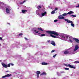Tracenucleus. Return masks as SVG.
<instances>
[{
	"instance_id": "nucleus-1",
	"label": "nucleus",
	"mask_w": 79,
	"mask_h": 79,
	"mask_svg": "<svg viewBox=\"0 0 79 79\" xmlns=\"http://www.w3.org/2000/svg\"><path fill=\"white\" fill-rule=\"evenodd\" d=\"M46 32L49 34H54L56 36H59V34L56 31H46Z\"/></svg>"
},
{
	"instance_id": "nucleus-2",
	"label": "nucleus",
	"mask_w": 79,
	"mask_h": 79,
	"mask_svg": "<svg viewBox=\"0 0 79 79\" xmlns=\"http://www.w3.org/2000/svg\"><path fill=\"white\" fill-rule=\"evenodd\" d=\"M64 21H67L68 23H71V25L72 27H74V24L73 23V21H71V20H69L68 19H64Z\"/></svg>"
},
{
	"instance_id": "nucleus-3",
	"label": "nucleus",
	"mask_w": 79,
	"mask_h": 79,
	"mask_svg": "<svg viewBox=\"0 0 79 79\" xmlns=\"http://www.w3.org/2000/svg\"><path fill=\"white\" fill-rule=\"evenodd\" d=\"M64 65L65 66H66L67 67H68L69 66V68H73V69H76V67L74 66V65H70V64H64Z\"/></svg>"
},
{
	"instance_id": "nucleus-4",
	"label": "nucleus",
	"mask_w": 79,
	"mask_h": 79,
	"mask_svg": "<svg viewBox=\"0 0 79 79\" xmlns=\"http://www.w3.org/2000/svg\"><path fill=\"white\" fill-rule=\"evenodd\" d=\"M74 13V12L72 11H70L68 13H64V14H62V16H66V15H70V14H73Z\"/></svg>"
},
{
	"instance_id": "nucleus-5",
	"label": "nucleus",
	"mask_w": 79,
	"mask_h": 79,
	"mask_svg": "<svg viewBox=\"0 0 79 79\" xmlns=\"http://www.w3.org/2000/svg\"><path fill=\"white\" fill-rule=\"evenodd\" d=\"M10 76H11V74H8L7 75L3 76L2 77V78H5V77H10Z\"/></svg>"
},
{
	"instance_id": "nucleus-6",
	"label": "nucleus",
	"mask_w": 79,
	"mask_h": 79,
	"mask_svg": "<svg viewBox=\"0 0 79 79\" xmlns=\"http://www.w3.org/2000/svg\"><path fill=\"white\" fill-rule=\"evenodd\" d=\"M79 49V46L76 44L75 46V49H74V51H76L77 50Z\"/></svg>"
},
{
	"instance_id": "nucleus-7",
	"label": "nucleus",
	"mask_w": 79,
	"mask_h": 79,
	"mask_svg": "<svg viewBox=\"0 0 79 79\" xmlns=\"http://www.w3.org/2000/svg\"><path fill=\"white\" fill-rule=\"evenodd\" d=\"M2 65L5 68H6L8 67V65L3 63H2Z\"/></svg>"
},
{
	"instance_id": "nucleus-8",
	"label": "nucleus",
	"mask_w": 79,
	"mask_h": 79,
	"mask_svg": "<svg viewBox=\"0 0 79 79\" xmlns=\"http://www.w3.org/2000/svg\"><path fill=\"white\" fill-rule=\"evenodd\" d=\"M73 40H75V42H77V43L78 44H79V39H77V38H73Z\"/></svg>"
},
{
	"instance_id": "nucleus-9",
	"label": "nucleus",
	"mask_w": 79,
	"mask_h": 79,
	"mask_svg": "<svg viewBox=\"0 0 79 79\" xmlns=\"http://www.w3.org/2000/svg\"><path fill=\"white\" fill-rule=\"evenodd\" d=\"M51 44H52L54 46H55L56 45V44H55V43L53 41H52L51 42Z\"/></svg>"
},
{
	"instance_id": "nucleus-10",
	"label": "nucleus",
	"mask_w": 79,
	"mask_h": 79,
	"mask_svg": "<svg viewBox=\"0 0 79 79\" xmlns=\"http://www.w3.org/2000/svg\"><path fill=\"white\" fill-rule=\"evenodd\" d=\"M58 18L60 19H64V17H62L61 16H58Z\"/></svg>"
},
{
	"instance_id": "nucleus-11",
	"label": "nucleus",
	"mask_w": 79,
	"mask_h": 79,
	"mask_svg": "<svg viewBox=\"0 0 79 79\" xmlns=\"http://www.w3.org/2000/svg\"><path fill=\"white\" fill-rule=\"evenodd\" d=\"M73 39H74V38H73V37L71 36L69 38V41H70V42H73V41L72 40H73Z\"/></svg>"
},
{
	"instance_id": "nucleus-12",
	"label": "nucleus",
	"mask_w": 79,
	"mask_h": 79,
	"mask_svg": "<svg viewBox=\"0 0 79 79\" xmlns=\"http://www.w3.org/2000/svg\"><path fill=\"white\" fill-rule=\"evenodd\" d=\"M22 13H26V12L27 11V10H22Z\"/></svg>"
},
{
	"instance_id": "nucleus-13",
	"label": "nucleus",
	"mask_w": 79,
	"mask_h": 79,
	"mask_svg": "<svg viewBox=\"0 0 79 79\" xmlns=\"http://www.w3.org/2000/svg\"><path fill=\"white\" fill-rule=\"evenodd\" d=\"M50 36L51 37H52L53 38H59V37H56V36H54L52 34H50Z\"/></svg>"
},
{
	"instance_id": "nucleus-14",
	"label": "nucleus",
	"mask_w": 79,
	"mask_h": 79,
	"mask_svg": "<svg viewBox=\"0 0 79 79\" xmlns=\"http://www.w3.org/2000/svg\"><path fill=\"white\" fill-rule=\"evenodd\" d=\"M61 40H65V37L64 35H61Z\"/></svg>"
},
{
	"instance_id": "nucleus-15",
	"label": "nucleus",
	"mask_w": 79,
	"mask_h": 79,
	"mask_svg": "<svg viewBox=\"0 0 79 79\" xmlns=\"http://www.w3.org/2000/svg\"><path fill=\"white\" fill-rule=\"evenodd\" d=\"M6 12L7 13H10V10H9L8 9V8H6Z\"/></svg>"
},
{
	"instance_id": "nucleus-16",
	"label": "nucleus",
	"mask_w": 79,
	"mask_h": 79,
	"mask_svg": "<svg viewBox=\"0 0 79 79\" xmlns=\"http://www.w3.org/2000/svg\"><path fill=\"white\" fill-rule=\"evenodd\" d=\"M64 53L65 55H67V54H69V52L68 51H66L64 52Z\"/></svg>"
},
{
	"instance_id": "nucleus-17",
	"label": "nucleus",
	"mask_w": 79,
	"mask_h": 79,
	"mask_svg": "<svg viewBox=\"0 0 79 79\" xmlns=\"http://www.w3.org/2000/svg\"><path fill=\"white\" fill-rule=\"evenodd\" d=\"M42 65H47L48 63H45V62H43L42 63Z\"/></svg>"
},
{
	"instance_id": "nucleus-18",
	"label": "nucleus",
	"mask_w": 79,
	"mask_h": 79,
	"mask_svg": "<svg viewBox=\"0 0 79 79\" xmlns=\"http://www.w3.org/2000/svg\"><path fill=\"white\" fill-rule=\"evenodd\" d=\"M45 15H47V12H45L44 13L42 14V16H44Z\"/></svg>"
},
{
	"instance_id": "nucleus-19",
	"label": "nucleus",
	"mask_w": 79,
	"mask_h": 79,
	"mask_svg": "<svg viewBox=\"0 0 79 79\" xmlns=\"http://www.w3.org/2000/svg\"><path fill=\"white\" fill-rule=\"evenodd\" d=\"M27 1V0H25L24 1H23V2H20V5H22V4H23V3H24V2H26Z\"/></svg>"
},
{
	"instance_id": "nucleus-20",
	"label": "nucleus",
	"mask_w": 79,
	"mask_h": 79,
	"mask_svg": "<svg viewBox=\"0 0 79 79\" xmlns=\"http://www.w3.org/2000/svg\"><path fill=\"white\" fill-rule=\"evenodd\" d=\"M37 75H39V74H40V72L39 71H37L36 72Z\"/></svg>"
},
{
	"instance_id": "nucleus-21",
	"label": "nucleus",
	"mask_w": 79,
	"mask_h": 79,
	"mask_svg": "<svg viewBox=\"0 0 79 79\" xmlns=\"http://www.w3.org/2000/svg\"><path fill=\"white\" fill-rule=\"evenodd\" d=\"M55 13V11L54 10L52 11L51 13V15H53Z\"/></svg>"
},
{
	"instance_id": "nucleus-22",
	"label": "nucleus",
	"mask_w": 79,
	"mask_h": 79,
	"mask_svg": "<svg viewBox=\"0 0 79 79\" xmlns=\"http://www.w3.org/2000/svg\"><path fill=\"white\" fill-rule=\"evenodd\" d=\"M38 30H40V31H43V30H42V28H38Z\"/></svg>"
},
{
	"instance_id": "nucleus-23",
	"label": "nucleus",
	"mask_w": 79,
	"mask_h": 79,
	"mask_svg": "<svg viewBox=\"0 0 79 79\" xmlns=\"http://www.w3.org/2000/svg\"><path fill=\"white\" fill-rule=\"evenodd\" d=\"M45 74H46V73H45V72H43L42 73H41L40 74V76H42L43 75H44Z\"/></svg>"
},
{
	"instance_id": "nucleus-24",
	"label": "nucleus",
	"mask_w": 79,
	"mask_h": 79,
	"mask_svg": "<svg viewBox=\"0 0 79 79\" xmlns=\"http://www.w3.org/2000/svg\"><path fill=\"white\" fill-rule=\"evenodd\" d=\"M71 16H73V18H75L76 17V15H70Z\"/></svg>"
},
{
	"instance_id": "nucleus-25",
	"label": "nucleus",
	"mask_w": 79,
	"mask_h": 79,
	"mask_svg": "<svg viewBox=\"0 0 79 79\" xmlns=\"http://www.w3.org/2000/svg\"><path fill=\"white\" fill-rule=\"evenodd\" d=\"M42 37H44V36H45V34H43L41 35Z\"/></svg>"
},
{
	"instance_id": "nucleus-26",
	"label": "nucleus",
	"mask_w": 79,
	"mask_h": 79,
	"mask_svg": "<svg viewBox=\"0 0 79 79\" xmlns=\"http://www.w3.org/2000/svg\"><path fill=\"white\" fill-rule=\"evenodd\" d=\"M65 70H69V69L67 68H65Z\"/></svg>"
},
{
	"instance_id": "nucleus-27",
	"label": "nucleus",
	"mask_w": 79,
	"mask_h": 79,
	"mask_svg": "<svg viewBox=\"0 0 79 79\" xmlns=\"http://www.w3.org/2000/svg\"><path fill=\"white\" fill-rule=\"evenodd\" d=\"M58 10V8H55V10H54L55 11H56V10Z\"/></svg>"
},
{
	"instance_id": "nucleus-28",
	"label": "nucleus",
	"mask_w": 79,
	"mask_h": 79,
	"mask_svg": "<svg viewBox=\"0 0 79 79\" xmlns=\"http://www.w3.org/2000/svg\"><path fill=\"white\" fill-rule=\"evenodd\" d=\"M7 67H10V64H8Z\"/></svg>"
},
{
	"instance_id": "nucleus-29",
	"label": "nucleus",
	"mask_w": 79,
	"mask_h": 79,
	"mask_svg": "<svg viewBox=\"0 0 79 79\" xmlns=\"http://www.w3.org/2000/svg\"><path fill=\"white\" fill-rule=\"evenodd\" d=\"M57 21H58V20H56V19L54 21V23H56V22H57Z\"/></svg>"
},
{
	"instance_id": "nucleus-30",
	"label": "nucleus",
	"mask_w": 79,
	"mask_h": 79,
	"mask_svg": "<svg viewBox=\"0 0 79 79\" xmlns=\"http://www.w3.org/2000/svg\"><path fill=\"white\" fill-rule=\"evenodd\" d=\"M56 54H55L53 56V58H55L56 57Z\"/></svg>"
},
{
	"instance_id": "nucleus-31",
	"label": "nucleus",
	"mask_w": 79,
	"mask_h": 79,
	"mask_svg": "<svg viewBox=\"0 0 79 79\" xmlns=\"http://www.w3.org/2000/svg\"><path fill=\"white\" fill-rule=\"evenodd\" d=\"M55 50H52L51 51V53H53V52H55Z\"/></svg>"
},
{
	"instance_id": "nucleus-32",
	"label": "nucleus",
	"mask_w": 79,
	"mask_h": 79,
	"mask_svg": "<svg viewBox=\"0 0 79 79\" xmlns=\"http://www.w3.org/2000/svg\"><path fill=\"white\" fill-rule=\"evenodd\" d=\"M23 33H21L19 34V35L20 36L21 35H23Z\"/></svg>"
},
{
	"instance_id": "nucleus-33",
	"label": "nucleus",
	"mask_w": 79,
	"mask_h": 79,
	"mask_svg": "<svg viewBox=\"0 0 79 79\" xmlns=\"http://www.w3.org/2000/svg\"><path fill=\"white\" fill-rule=\"evenodd\" d=\"M10 64V65H11V66H14V64Z\"/></svg>"
},
{
	"instance_id": "nucleus-34",
	"label": "nucleus",
	"mask_w": 79,
	"mask_h": 79,
	"mask_svg": "<svg viewBox=\"0 0 79 79\" xmlns=\"http://www.w3.org/2000/svg\"><path fill=\"white\" fill-rule=\"evenodd\" d=\"M76 8H78L79 7V4L78 5V6H76Z\"/></svg>"
},
{
	"instance_id": "nucleus-35",
	"label": "nucleus",
	"mask_w": 79,
	"mask_h": 79,
	"mask_svg": "<svg viewBox=\"0 0 79 79\" xmlns=\"http://www.w3.org/2000/svg\"><path fill=\"white\" fill-rule=\"evenodd\" d=\"M2 38L1 37H0V40H2Z\"/></svg>"
},
{
	"instance_id": "nucleus-36",
	"label": "nucleus",
	"mask_w": 79,
	"mask_h": 79,
	"mask_svg": "<svg viewBox=\"0 0 79 79\" xmlns=\"http://www.w3.org/2000/svg\"><path fill=\"white\" fill-rule=\"evenodd\" d=\"M25 39V40H28V39H27V38L25 37L24 38Z\"/></svg>"
},
{
	"instance_id": "nucleus-37",
	"label": "nucleus",
	"mask_w": 79,
	"mask_h": 79,
	"mask_svg": "<svg viewBox=\"0 0 79 79\" xmlns=\"http://www.w3.org/2000/svg\"><path fill=\"white\" fill-rule=\"evenodd\" d=\"M66 39H68V36H66Z\"/></svg>"
},
{
	"instance_id": "nucleus-38",
	"label": "nucleus",
	"mask_w": 79,
	"mask_h": 79,
	"mask_svg": "<svg viewBox=\"0 0 79 79\" xmlns=\"http://www.w3.org/2000/svg\"><path fill=\"white\" fill-rule=\"evenodd\" d=\"M39 7H40V8H42V7H41V6H39Z\"/></svg>"
},
{
	"instance_id": "nucleus-39",
	"label": "nucleus",
	"mask_w": 79,
	"mask_h": 79,
	"mask_svg": "<svg viewBox=\"0 0 79 79\" xmlns=\"http://www.w3.org/2000/svg\"><path fill=\"white\" fill-rule=\"evenodd\" d=\"M37 75V77L38 78H39V75Z\"/></svg>"
},
{
	"instance_id": "nucleus-40",
	"label": "nucleus",
	"mask_w": 79,
	"mask_h": 79,
	"mask_svg": "<svg viewBox=\"0 0 79 79\" xmlns=\"http://www.w3.org/2000/svg\"><path fill=\"white\" fill-rule=\"evenodd\" d=\"M64 73V72H60V73Z\"/></svg>"
},
{
	"instance_id": "nucleus-41",
	"label": "nucleus",
	"mask_w": 79,
	"mask_h": 79,
	"mask_svg": "<svg viewBox=\"0 0 79 79\" xmlns=\"http://www.w3.org/2000/svg\"><path fill=\"white\" fill-rule=\"evenodd\" d=\"M47 42H48V43H49V42H50V40H48Z\"/></svg>"
},
{
	"instance_id": "nucleus-42",
	"label": "nucleus",
	"mask_w": 79,
	"mask_h": 79,
	"mask_svg": "<svg viewBox=\"0 0 79 79\" xmlns=\"http://www.w3.org/2000/svg\"><path fill=\"white\" fill-rule=\"evenodd\" d=\"M38 32H39V31H36V33H38Z\"/></svg>"
},
{
	"instance_id": "nucleus-43",
	"label": "nucleus",
	"mask_w": 79,
	"mask_h": 79,
	"mask_svg": "<svg viewBox=\"0 0 79 79\" xmlns=\"http://www.w3.org/2000/svg\"><path fill=\"white\" fill-rule=\"evenodd\" d=\"M36 31H36V30H34V32H36Z\"/></svg>"
},
{
	"instance_id": "nucleus-44",
	"label": "nucleus",
	"mask_w": 79,
	"mask_h": 79,
	"mask_svg": "<svg viewBox=\"0 0 79 79\" xmlns=\"http://www.w3.org/2000/svg\"><path fill=\"white\" fill-rule=\"evenodd\" d=\"M2 61L1 60H0V62H2Z\"/></svg>"
},
{
	"instance_id": "nucleus-45",
	"label": "nucleus",
	"mask_w": 79,
	"mask_h": 79,
	"mask_svg": "<svg viewBox=\"0 0 79 79\" xmlns=\"http://www.w3.org/2000/svg\"><path fill=\"white\" fill-rule=\"evenodd\" d=\"M0 46H1V44H0Z\"/></svg>"
}]
</instances>
